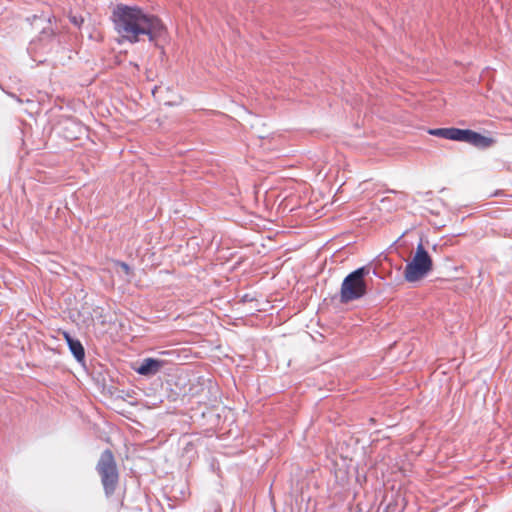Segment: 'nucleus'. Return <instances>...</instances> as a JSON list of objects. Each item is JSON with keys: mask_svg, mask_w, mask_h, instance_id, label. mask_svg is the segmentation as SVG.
Wrapping results in <instances>:
<instances>
[{"mask_svg": "<svg viewBox=\"0 0 512 512\" xmlns=\"http://www.w3.org/2000/svg\"><path fill=\"white\" fill-rule=\"evenodd\" d=\"M116 265H118L126 275H129L130 267L127 263L118 261Z\"/></svg>", "mask_w": 512, "mask_h": 512, "instance_id": "9d476101", "label": "nucleus"}, {"mask_svg": "<svg viewBox=\"0 0 512 512\" xmlns=\"http://www.w3.org/2000/svg\"><path fill=\"white\" fill-rule=\"evenodd\" d=\"M67 345L77 361L84 360V357H85L84 347L78 339L74 338L73 340H69V343Z\"/></svg>", "mask_w": 512, "mask_h": 512, "instance_id": "0eeeda50", "label": "nucleus"}, {"mask_svg": "<svg viewBox=\"0 0 512 512\" xmlns=\"http://www.w3.org/2000/svg\"><path fill=\"white\" fill-rule=\"evenodd\" d=\"M71 21L74 25L80 26V24L83 22V19L73 16V17H71Z\"/></svg>", "mask_w": 512, "mask_h": 512, "instance_id": "f8f14e48", "label": "nucleus"}, {"mask_svg": "<svg viewBox=\"0 0 512 512\" xmlns=\"http://www.w3.org/2000/svg\"><path fill=\"white\" fill-rule=\"evenodd\" d=\"M112 19L117 33L130 43L139 42L142 36L156 42L166 34V27L157 16L137 6L118 4L113 10Z\"/></svg>", "mask_w": 512, "mask_h": 512, "instance_id": "f257e3e1", "label": "nucleus"}, {"mask_svg": "<svg viewBox=\"0 0 512 512\" xmlns=\"http://www.w3.org/2000/svg\"><path fill=\"white\" fill-rule=\"evenodd\" d=\"M96 470L101 477L106 496H111L115 492L119 475L113 453L109 449L102 452Z\"/></svg>", "mask_w": 512, "mask_h": 512, "instance_id": "20e7f679", "label": "nucleus"}, {"mask_svg": "<svg viewBox=\"0 0 512 512\" xmlns=\"http://www.w3.org/2000/svg\"><path fill=\"white\" fill-rule=\"evenodd\" d=\"M433 267L432 258L424 248L422 242L417 247L411 261L404 270V278L408 282H416L424 278Z\"/></svg>", "mask_w": 512, "mask_h": 512, "instance_id": "7ed1b4c3", "label": "nucleus"}, {"mask_svg": "<svg viewBox=\"0 0 512 512\" xmlns=\"http://www.w3.org/2000/svg\"><path fill=\"white\" fill-rule=\"evenodd\" d=\"M473 133L474 131L469 129L455 128L453 141H460L470 144Z\"/></svg>", "mask_w": 512, "mask_h": 512, "instance_id": "6e6552de", "label": "nucleus"}, {"mask_svg": "<svg viewBox=\"0 0 512 512\" xmlns=\"http://www.w3.org/2000/svg\"><path fill=\"white\" fill-rule=\"evenodd\" d=\"M163 366V361L154 358H146L136 371L143 376L155 375Z\"/></svg>", "mask_w": 512, "mask_h": 512, "instance_id": "39448f33", "label": "nucleus"}, {"mask_svg": "<svg viewBox=\"0 0 512 512\" xmlns=\"http://www.w3.org/2000/svg\"><path fill=\"white\" fill-rule=\"evenodd\" d=\"M63 336L67 342V344L69 343V340H73L74 338L66 331L63 332Z\"/></svg>", "mask_w": 512, "mask_h": 512, "instance_id": "ddd939ff", "label": "nucleus"}, {"mask_svg": "<svg viewBox=\"0 0 512 512\" xmlns=\"http://www.w3.org/2000/svg\"><path fill=\"white\" fill-rule=\"evenodd\" d=\"M455 128H437L429 130V134L448 140L454 139Z\"/></svg>", "mask_w": 512, "mask_h": 512, "instance_id": "1a4fd4ad", "label": "nucleus"}, {"mask_svg": "<svg viewBox=\"0 0 512 512\" xmlns=\"http://www.w3.org/2000/svg\"><path fill=\"white\" fill-rule=\"evenodd\" d=\"M37 49H38V41H32L28 47V51L30 53H33V52H36Z\"/></svg>", "mask_w": 512, "mask_h": 512, "instance_id": "9b49d317", "label": "nucleus"}, {"mask_svg": "<svg viewBox=\"0 0 512 512\" xmlns=\"http://www.w3.org/2000/svg\"><path fill=\"white\" fill-rule=\"evenodd\" d=\"M370 268L363 266L349 273L343 280L340 289V302L349 303L361 299L367 293L366 277Z\"/></svg>", "mask_w": 512, "mask_h": 512, "instance_id": "f03ea898", "label": "nucleus"}, {"mask_svg": "<svg viewBox=\"0 0 512 512\" xmlns=\"http://www.w3.org/2000/svg\"><path fill=\"white\" fill-rule=\"evenodd\" d=\"M493 143V139L486 137L478 132L473 133L471 137V143L470 145L477 147V148H487L490 147Z\"/></svg>", "mask_w": 512, "mask_h": 512, "instance_id": "423d86ee", "label": "nucleus"}]
</instances>
